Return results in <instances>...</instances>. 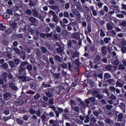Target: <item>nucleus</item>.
Returning <instances> with one entry per match:
<instances>
[{
  "label": "nucleus",
  "mask_w": 126,
  "mask_h": 126,
  "mask_svg": "<svg viewBox=\"0 0 126 126\" xmlns=\"http://www.w3.org/2000/svg\"><path fill=\"white\" fill-rule=\"evenodd\" d=\"M69 20L70 22L67 25V30L68 31H72L73 27L74 32H76L79 26L77 22L74 21V20L72 19H69Z\"/></svg>",
  "instance_id": "1"
},
{
  "label": "nucleus",
  "mask_w": 126,
  "mask_h": 126,
  "mask_svg": "<svg viewBox=\"0 0 126 126\" xmlns=\"http://www.w3.org/2000/svg\"><path fill=\"white\" fill-rule=\"evenodd\" d=\"M28 62L26 61L23 62L19 66V73L20 75H26V69Z\"/></svg>",
  "instance_id": "2"
},
{
  "label": "nucleus",
  "mask_w": 126,
  "mask_h": 126,
  "mask_svg": "<svg viewBox=\"0 0 126 126\" xmlns=\"http://www.w3.org/2000/svg\"><path fill=\"white\" fill-rule=\"evenodd\" d=\"M52 15L53 16V19L54 22L58 21V20H59V19L58 18L56 13L54 11L50 10L48 12V16L49 17H52Z\"/></svg>",
  "instance_id": "3"
},
{
  "label": "nucleus",
  "mask_w": 126,
  "mask_h": 126,
  "mask_svg": "<svg viewBox=\"0 0 126 126\" xmlns=\"http://www.w3.org/2000/svg\"><path fill=\"white\" fill-rule=\"evenodd\" d=\"M24 75H25L19 76L18 77V79L22 80V82H28V81H30V80H31V78L30 77Z\"/></svg>",
  "instance_id": "4"
},
{
  "label": "nucleus",
  "mask_w": 126,
  "mask_h": 126,
  "mask_svg": "<svg viewBox=\"0 0 126 126\" xmlns=\"http://www.w3.org/2000/svg\"><path fill=\"white\" fill-rule=\"evenodd\" d=\"M12 96L11 93H5L3 95V99L5 101H8L10 98Z\"/></svg>",
  "instance_id": "5"
},
{
  "label": "nucleus",
  "mask_w": 126,
  "mask_h": 126,
  "mask_svg": "<svg viewBox=\"0 0 126 126\" xmlns=\"http://www.w3.org/2000/svg\"><path fill=\"white\" fill-rule=\"evenodd\" d=\"M71 37L73 39H75V40H80V34L79 32H74L72 33Z\"/></svg>",
  "instance_id": "6"
},
{
  "label": "nucleus",
  "mask_w": 126,
  "mask_h": 126,
  "mask_svg": "<svg viewBox=\"0 0 126 126\" xmlns=\"http://www.w3.org/2000/svg\"><path fill=\"white\" fill-rule=\"evenodd\" d=\"M54 60L55 62H58V63H63V59L59 55H56L54 58Z\"/></svg>",
  "instance_id": "7"
},
{
  "label": "nucleus",
  "mask_w": 126,
  "mask_h": 126,
  "mask_svg": "<svg viewBox=\"0 0 126 126\" xmlns=\"http://www.w3.org/2000/svg\"><path fill=\"white\" fill-rule=\"evenodd\" d=\"M50 108H51V109H52V110H53V111H54L56 117L57 118H59V117H60V113L58 111L56 110V106L52 105L50 107Z\"/></svg>",
  "instance_id": "8"
},
{
  "label": "nucleus",
  "mask_w": 126,
  "mask_h": 126,
  "mask_svg": "<svg viewBox=\"0 0 126 126\" xmlns=\"http://www.w3.org/2000/svg\"><path fill=\"white\" fill-rule=\"evenodd\" d=\"M95 63L100 64L101 63V57L99 55H97L94 59Z\"/></svg>",
  "instance_id": "9"
},
{
  "label": "nucleus",
  "mask_w": 126,
  "mask_h": 126,
  "mask_svg": "<svg viewBox=\"0 0 126 126\" xmlns=\"http://www.w3.org/2000/svg\"><path fill=\"white\" fill-rule=\"evenodd\" d=\"M32 10L33 16L35 17H38L39 14H38V12L37 11V8L34 7L32 9Z\"/></svg>",
  "instance_id": "10"
},
{
  "label": "nucleus",
  "mask_w": 126,
  "mask_h": 126,
  "mask_svg": "<svg viewBox=\"0 0 126 126\" xmlns=\"http://www.w3.org/2000/svg\"><path fill=\"white\" fill-rule=\"evenodd\" d=\"M30 86L32 89L33 90H36L37 87V84L34 82H32L30 84Z\"/></svg>",
  "instance_id": "11"
},
{
  "label": "nucleus",
  "mask_w": 126,
  "mask_h": 126,
  "mask_svg": "<svg viewBox=\"0 0 126 126\" xmlns=\"http://www.w3.org/2000/svg\"><path fill=\"white\" fill-rule=\"evenodd\" d=\"M56 44H57V46H58L59 47V48H57V52L58 53H63V48H62V46H61V45H59V42H56Z\"/></svg>",
  "instance_id": "12"
},
{
  "label": "nucleus",
  "mask_w": 126,
  "mask_h": 126,
  "mask_svg": "<svg viewBox=\"0 0 126 126\" xmlns=\"http://www.w3.org/2000/svg\"><path fill=\"white\" fill-rule=\"evenodd\" d=\"M29 21L35 26L34 24L37 22V19H36V18H34L33 17H31L30 18Z\"/></svg>",
  "instance_id": "13"
},
{
  "label": "nucleus",
  "mask_w": 126,
  "mask_h": 126,
  "mask_svg": "<svg viewBox=\"0 0 126 126\" xmlns=\"http://www.w3.org/2000/svg\"><path fill=\"white\" fill-rule=\"evenodd\" d=\"M49 123L51 125H53L51 126H57L58 125V122L54 120H50Z\"/></svg>",
  "instance_id": "14"
},
{
  "label": "nucleus",
  "mask_w": 126,
  "mask_h": 126,
  "mask_svg": "<svg viewBox=\"0 0 126 126\" xmlns=\"http://www.w3.org/2000/svg\"><path fill=\"white\" fill-rule=\"evenodd\" d=\"M27 69L29 72L31 71L32 70H33V67L32 66V64L28 63V64L27 65Z\"/></svg>",
  "instance_id": "15"
},
{
  "label": "nucleus",
  "mask_w": 126,
  "mask_h": 126,
  "mask_svg": "<svg viewBox=\"0 0 126 126\" xmlns=\"http://www.w3.org/2000/svg\"><path fill=\"white\" fill-rule=\"evenodd\" d=\"M3 19H9L10 18V15L7 13V12H4L3 14Z\"/></svg>",
  "instance_id": "16"
},
{
  "label": "nucleus",
  "mask_w": 126,
  "mask_h": 126,
  "mask_svg": "<svg viewBox=\"0 0 126 126\" xmlns=\"http://www.w3.org/2000/svg\"><path fill=\"white\" fill-rule=\"evenodd\" d=\"M8 63L10 67L13 68L15 67L16 66L15 65V64L14 63V62L12 61H10L8 62Z\"/></svg>",
  "instance_id": "17"
},
{
  "label": "nucleus",
  "mask_w": 126,
  "mask_h": 126,
  "mask_svg": "<svg viewBox=\"0 0 126 126\" xmlns=\"http://www.w3.org/2000/svg\"><path fill=\"white\" fill-rule=\"evenodd\" d=\"M61 34L63 37H65V36H67V35H68V32L66 31V30H62Z\"/></svg>",
  "instance_id": "18"
},
{
  "label": "nucleus",
  "mask_w": 126,
  "mask_h": 126,
  "mask_svg": "<svg viewBox=\"0 0 126 126\" xmlns=\"http://www.w3.org/2000/svg\"><path fill=\"white\" fill-rule=\"evenodd\" d=\"M78 57H79V53L77 51H75L72 56V59H75V58H78Z\"/></svg>",
  "instance_id": "19"
},
{
  "label": "nucleus",
  "mask_w": 126,
  "mask_h": 126,
  "mask_svg": "<svg viewBox=\"0 0 126 126\" xmlns=\"http://www.w3.org/2000/svg\"><path fill=\"white\" fill-rule=\"evenodd\" d=\"M72 12L73 13H74V14H75V15H76L77 16H78V17H79V16H80V13L76 9H73L72 10Z\"/></svg>",
  "instance_id": "20"
},
{
  "label": "nucleus",
  "mask_w": 126,
  "mask_h": 126,
  "mask_svg": "<svg viewBox=\"0 0 126 126\" xmlns=\"http://www.w3.org/2000/svg\"><path fill=\"white\" fill-rule=\"evenodd\" d=\"M103 55H107V47L103 46L101 47Z\"/></svg>",
  "instance_id": "21"
},
{
  "label": "nucleus",
  "mask_w": 126,
  "mask_h": 126,
  "mask_svg": "<svg viewBox=\"0 0 126 126\" xmlns=\"http://www.w3.org/2000/svg\"><path fill=\"white\" fill-rule=\"evenodd\" d=\"M8 75V74H7V73H5V72L3 73V74H2L3 79H4V81H5V82H6V81H7V78Z\"/></svg>",
  "instance_id": "22"
},
{
  "label": "nucleus",
  "mask_w": 126,
  "mask_h": 126,
  "mask_svg": "<svg viewBox=\"0 0 126 126\" xmlns=\"http://www.w3.org/2000/svg\"><path fill=\"white\" fill-rule=\"evenodd\" d=\"M114 108V106L110 105V104H107L105 105V108L108 111H111V109H113Z\"/></svg>",
  "instance_id": "23"
},
{
  "label": "nucleus",
  "mask_w": 126,
  "mask_h": 126,
  "mask_svg": "<svg viewBox=\"0 0 126 126\" xmlns=\"http://www.w3.org/2000/svg\"><path fill=\"white\" fill-rule=\"evenodd\" d=\"M10 119H11V115L7 117L3 116L2 120L3 122H7V121H8V120H10Z\"/></svg>",
  "instance_id": "24"
},
{
  "label": "nucleus",
  "mask_w": 126,
  "mask_h": 126,
  "mask_svg": "<svg viewBox=\"0 0 126 126\" xmlns=\"http://www.w3.org/2000/svg\"><path fill=\"white\" fill-rule=\"evenodd\" d=\"M6 29V26L3 25L2 23L0 24V30L1 31H4Z\"/></svg>",
  "instance_id": "25"
},
{
  "label": "nucleus",
  "mask_w": 126,
  "mask_h": 126,
  "mask_svg": "<svg viewBox=\"0 0 126 126\" xmlns=\"http://www.w3.org/2000/svg\"><path fill=\"white\" fill-rule=\"evenodd\" d=\"M16 121H17V123H18V124L20 125V126H23V124L24 122L21 120V119L18 118L16 119Z\"/></svg>",
  "instance_id": "26"
},
{
  "label": "nucleus",
  "mask_w": 126,
  "mask_h": 126,
  "mask_svg": "<svg viewBox=\"0 0 126 126\" xmlns=\"http://www.w3.org/2000/svg\"><path fill=\"white\" fill-rule=\"evenodd\" d=\"M100 37H105L106 36V33H105V32L103 31L102 29L100 30Z\"/></svg>",
  "instance_id": "27"
},
{
  "label": "nucleus",
  "mask_w": 126,
  "mask_h": 126,
  "mask_svg": "<svg viewBox=\"0 0 126 126\" xmlns=\"http://www.w3.org/2000/svg\"><path fill=\"white\" fill-rule=\"evenodd\" d=\"M12 30L11 28H9L7 30H6L4 32L5 34H6L7 35H9L12 32Z\"/></svg>",
  "instance_id": "28"
},
{
  "label": "nucleus",
  "mask_w": 126,
  "mask_h": 126,
  "mask_svg": "<svg viewBox=\"0 0 126 126\" xmlns=\"http://www.w3.org/2000/svg\"><path fill=\"white\" fill-rule=\"evenodd\" d=\"M113 10H114V11H116V13L120 12V8H119V6H118L117 5H114V6H113Z\"/></svg>",
  "instance_id": "29"
},
{
  "label": "nucleus",
  "mask_w": 126,
  "mask_h": 126,
  "mask_svg": "<svg viewBox=\"0 0 126 126\" xmlns=\"http://www.w3.org/2000/svg\"><path fill=\"white\" fill-rule=\"evenodd\" d=\"M106 28L108 31L109 30H112L113 29V26L109 23H107L106 25Z\"/></svg>",
  "instance_id": "30"
},
{
  "label": "nucleus",
  "mask_w": 126,
  "mask_h": 126,
  "mask_svg": "<svg viewBox=\"0 0 126 126\" xmlns=\"http://www.w3.org/2000/svg\"><path fill=\"white\" fill-rule=\"evenodd\" d=\"M104 79H109V78H111V77H112V76H111V75L108 73H105L104 74Z\"/></svg>",
  "instance_id": "31"
},
{
  "label": "nucleus",
  "mask_w": 126,
  "mask_h": 126,
  "mask_svg": "<svg viewBox=\"0 0 126 126\" xmlns=\"http://www.w3.org/2000/svg\"><path fill=\"white\" fill-rule=\"evenodd\" d=\"M111 40V37H106L104 38V42L105 44H108V43H109V41Z\"/></svg>",
  "instance_id": "32"
},
{
  "label": "nucleus",
  "mask_w": 126,
  "mask_h": 126,
  "mask_svg": "<svg viewBox=\"0 0 126 126\" xmlns=\"http://www.w3.org/2000/svg\"><path fill=\"white\" fill-rule=\"evenodd\" d=\"M119 107L121 110H123L126 108V104L124 102H121Z\"/></svg>",
  "instance_id": "33"
},
{
  "label": "nucleus",
  "mask_w": 126,
  "mask_h": 126,
  "mask_svg": "<svg viewBox=\"0 0 126 126\" xmlns=\"http://www.w3.org/2000/svg\"><path fill=\"white\" fill-rule=\"evenodd\" d=\"M6 12H7V13H8L9 15H12V14H13V12L12 11V10L10 9H7Z\"/></svg>",
  "instance_id": "34"
},
{
  "label": "nucleus",
  "mask_w": 126,
  "mask_h": 126,
  "mask_svg": "<svg viewBox=\"0 0 126 126\" xmlns=\"http://www.w3.org/2000/svg\"><path fill=\"white\" fill-rule=\"evenodd\" d=\"M124 85L122 84L121 82L117 81L116 84V87H123Z\"/></svg>",
  "instance_id": "35"
},
{
  "label": "nucleus",
  "mask_w": 126,
  "mask_h": 126,
  "mask_svg": "<svg viewBox=\"0 0 126 126\" xmlns=\"http://www.w3.org/2000/svg\"><path fill=\"white\" fill-rule=\"evenodd\" d=\"M26 14H27V15H31L32 14V11L30 9L26 10Z\"/></svg>",
  "instance_id": "36"
},
{
  "label": "nucleus",
  "mask_w": 126,
  "mask_h": 126,
  "mask_svg": "<svg viewBox=\"0 0 126 126\" xmlns=\"http://www.w3.org/2000/svg\"><path fill=\"white\" fill-rule=\"evenodd\" d=\"M64 17H66V18H68V19H71V18H70L69 17V14H68V12H64Z\"/></svg>",
  "instance_id": "37"
},
{
  "label": "nucleus",
  "mask_w": 126,
  "mask_h": 126,
  "mask_svg": "<svg viewBox=\"0 0 126 126\" xmlns=\"http://www.w3.org/2000/svg\"><path fill=\"white\" fill-rule=\"evenodd\" d=\"M121 52L123 54L126 53V46H122L121 47Z\"/></svg>",
  "instance_id": "38"
},
{
  "label": "nucleus",
  "mask_w": 126,
  "mask_h": 126,
  "mask_svg": "<svg viewBox=\"0 0 126 126\" xmlns=\"http://www.w3.org/2000/svg\"><path fill=\"white\" fill-rule=\"evenodd\" d=\"M45 94L47 97H49V98H52V97H53V94L49 92H46Z\"/></svg>",
  "instance_id": "39"
},
{
  "label": "nucleus",
  "mask_w": 126,
  "mask_h": 126,
  "mask_svg": "<svg viewBox=\"0 0 126 126\" xmlns=\"http://www.w3.org/2000/svg\"><path fill=\"white\" fill-rule=\"evenodd\" d=\"M96 97L98 99V100H101V99H103V95L100 94H98L96 95Z\"/></svg>",
  "instance_id": "40"
},
{
  "label": "nucleus",
  "mask_w": 126,
  "mask_h": 126,
  "mask_svg": "<svg viewBox=\"0 0 126 126\" xmlns=\"http://www.w3.org/2000/svg\"><path fill=\"white\" fill-rule=\"evenodd\" d=\"M40 97L41 95L39 94H36L35 95H34L33 98L35 100H38Z\"/></svg>",
  "instance_id": "41"
},
{
  "label": "nucleus",
  "mask_w": 126,
  "mask_h": 126,
  "mask_svg": "<svg viewBox=\"0 0 126 126\" xmlns=\"http://www.w3.org/2000/svg\"><path fill=\"white\" fill-rule=\"evenodd\" d=\"M90 101L92 102V103H95L96 101V99L94 97H89Z\"/></svg>",
  "instance_id": "42"
},
{
  "label": "nucleus",
  "mask_w": 126,
  "mask_h": 126,
  "mask_svg": "<svg viewBox=\"0 0 126 126\" xmlns=\"http://www.w3.org/2000/svg\"><path fill=\"white\" fill-rule=\"evenodd\" d=\"M105 123L106 124H107V125H110V124H112V120H111V119H107L105 121Z\"/></svg>",
  "instance_id": "43"
},
{
  "label": "nucleus",
  "mask_w": 126,
  "mask_h": 126,
  "mask_svg": "<svg viewBox=\"0 0 126 126\" xmlns=\"http://www.w3.org/2000/svg\"><path fill=\"white\" fill-rule=\"evenodd\" d=\"M14 51H15L18 55H20V50L18 48H14Z\"/></svg>",
  "instance_id": "44"
},
{
  "label": "nucleus",
  "mask_w": 126,
  "mask_h": 126,
  "mask_svg": "<svg viewBox=\"0 0 126 126\" xmlns=\"http://www.w3.org/2000/svg\"><path fill=\"white\" fill-rule=\"evenodd\" d=\"M107 82L109 83V84H111L112 85H114V83L115 82V81L113 79H109L107 80Z\"/></svg>",
  "instance_id": "45"
},
{
  "label": "nucleus",
  "mask_w": 126,
  "mask_h": 126,
  "mask_svg": "<svg viewBox=\"0 0 126 126\" xmlns=\"http://www.w3.org/2000/svg\"><path fill=\"white\" fill-rule=\"evenodd\" d=\"M105 68L106 69H107V70H109V71L112 70V65H108L106 66Z\"/></svg>",
  "instance_id": "46"
},
{
  "label": "nucleus",
  "mask_w": 126,
  "mask_h": 126,
  "mask_svg": "<svg viewBox=\"0 0 126 126\" xmlns=\"http://www.w3.org/2000/svg\"><path fill=\"white\" fill-rule=\"evenodd\" d=\"M61 67L64 69L67 68V65L65 63H63L61 64Z\"/></svg>",
  "instance_id": "47"
},
{
  "label": "nucleus",
  "mask_w": 126,
  "mask_h": 126,
  "mask_svg": "<svg viewBox=\"0 0 126 126\" xmlns=\"http://www.w3.org/2000/svg\"><path fill=\"white\" fill-rule=\"evenodd\" d=\"M41 119L42 120H43L42 122H44V121L48 122V120L47 119V117L46 116V115H42L41 116Z\"/></svg>",
  "instance_id": "48"
},
{
  "label": "nucleus",
  "mask_w": 126,
  "mask_h": 126,
  "mask_svg": "<svg viewBox=\"0 0 126 126\" xmlns=\"http://www.w3.org/2000/svg\"><path fill=\"white\" fill-rule=\"evenodd\" d=\"M53 77L56 79H57L58 78H60V74L59 73H54L53 74Z\"/></svg>",
  "instance_id": "49"
},
{
  "label": "nucleus",
  "mask_w": 126,
  "mask_h": 126,
  "mask_svg": "<svg viewBox=\"0 0 126 126\" xmlns=\"http://www.w3.org/2000/svg\"><path fill=\"white\" fill-rule=\"evenodd\" d=\"M2 67L5 69H6V68L8 67V64H7V63H4L2 64Z\"/></svg>",
  "instance_id": "50"
},
{
  "label": "nucleus",
  "mask_w": 126,
  "mask_h": 126,
  "mask_svg": "<svg viewBox=\"0 0 126 126\" xmlns=\"http://www.w3.org/2000/svg\"><path fill=\"white\" fill-rule=\"evenodd\" d=\"M14 62L17 65H18L19 64V59L16 58L14 60Z\"/></svg>",
  "instance_id": "51"
},
{
  "label": "nucleus",
  "mask_w": 126,
  "mask_h": 126,
  "mask_svg": "<svg viewBox=\"0 0 126 126\" xmlns=\"http://www.w3.org/2000/svg\"><path fill=\"white\" fill-rule=\"evenodd\" d=\"M89 116H87V117H86V120L84 121V123L85 124H87L88 123H89Z\"/></svg>",
  "instance_id": "52"
},
{
  "label": "nucleus",
  "mask_w": 126,
  "mask_h": 126,
  "mask_svg": "<svg viewBox=\"0 0 126 126\" xmlns=\"http://www.w3.org/2000/svg\"><path fill=\"white\" fill-rule=\"evenodd\" d=\"M123 118H124V114L120 113L118 115V119H119V120H123Z\"/></svg>",
  "instance_id": "53"
},
{
  "label": "nucleus",
  "mask_w": 126,
  "mask_h": 126,
  "mask_svg": "<svg viewBox=\"0 0 126 126\" xmlns=\"http://www.w3.org/2000/svg\"><path fill=\"white\" fill-rule=\"evenodd\" d=\"M110 17V14L108 13H107L104 15V18L106 19V20H108V18Z\"/></svg>",
  "instance_id": "54"
},
{
  "label": "nucleus",
  "mask_w": 126,
  "mask_h": 126,
  "mask_svg": "<svg viewBox=\"0 0 126 126\" xmlns=\"http://www.w3.org/2000/svg\"><path fill=\"white\" fill-rule=\"evenodd\" d=\"M16 37H17V38H18L19 39L20 38H23V34L22 33L17 34Z\"/></svg>",
  "instance_id": "55"
},
{
  "label": "nucleus",
  "mask_w": 126,
  "mask_h": 126,
  "mask_svg": "<svg viewBox=\"0 0 126 126\" xmlns=\"http://www.w3.org/2000/svg\"><path fill=\"white\" fill-rule=\"evenodd\" d=\"M49 62L51 64H55V62L54 61V59L52 58H49Z\"/></svg>",
  "instance_id": "56"
},
{
  "label": "nucleus",
  "mask_w": 126,
  "mask_h": 126,
  "mask_svg": "<svg viewBox=\"0 0 126 126\" xmlns=\"http://www.w3.org/2000/svg\"><path fill=\"white\" fill-rule=\"evenodd\" d=\"M11 27H12L13 29H15V28H16V24L15 23H12L11 24Z\"/></svg>",
  "instance_id": "57"
},
{
  "label": "nucleus",
  "mask_w": 126,
  "mask_h": 126,
  "mask_svg": "<svg viewBox=\"0 0 126 126\" xmlns=\"http://www.w3.org/2000/svg\"><path fill=\"white\" fill-rule=\"evenodd\" d=\"M91 16L90 15H88L86 18V20L87 22H90L91 21Z\"/></svg>",
  "instance_id": "58"
},
{
  "label": "nucleus",
  "mask_w": 126,
  "mask_h": 126,
  "mask_svg": "<svg viewBox=\"0 0 126 126\" xmlns=\"http://www.w3.org/2000/svg\"><path fill=\"white\" fill-rule=\"evenodd\" d=\"M49 104H50V105L54 104V98H50L49 99Z\"/></svg>",
  "instance_id": "59"
},
{
  "label": "nucleus",
  "mask_w": 126,
  "mask_h": 126,
  "mask_svg": "<svg viewBox=\"0 0 126 126\" xmlns=\"http://www.w3.org/2000/svg\"><path fill=\"white\" fill-rule=\"evenodd\" d=\"M110 98L111 100H116V99H117V97H116V96L114 94H112L110 96Z\"/></svg>",
  "instance_id": "60"
},
{
  "label": "nucleus",
  "mask_w": 126,
  "mask_h": 126,
  "mask_svg": "<svg viewBox=\"0 0 126 126\" xmlns=\"http://www.w3.org/2000/svg\"><path fill=\"white\" fill-rule=\"evenodd\" d=\"M41 50L42 53H44V54L45 53H47V48H46V47H42L41 48Z\"/></svg>",
  "instance_id": "61"
},
{
  "label": "nucleus",
  "mask_w": 126,
  "mask_h": 126,
  "mask_svg": "<svg viewBox=\"0 0 126 126\" xmlns=\"http://www.w3.org/2000/svg\"><path fill=\"white\" fill-rule=\"evenodd\" d=\"M6 50L7 53H12V49H11V48H10L7 47Z\"/></svg>",
  "instance_id": "62"
},
{
  "label": "nucleus",
  "mask_w": 126,
  "mask_h": 126,
  "mask_svg": "<svg viewBox=\"0 0 126 126\" xmlns=\"http://www.w3.org/2000/svg\"><path fill=\"white\" fill-rule=\"evenodd\" d=\"M121 46H123V47H125V46H126V41L125 40L121 41Z\"/></svg>",
  "instance_id": "63"
},
{
  "label": "nucleus",
  "mask_w": 126,
  "mask_h": 126,
  "mask_svg": "<svg viewBox=\"0 0 126 126\" xmlns=\"http://www.w3.org/2000/svg\"><path fill=\"white\" fill-rule=\"evenodd\" d=\"M98 126H104V123L101 121H98L97 122Z\"/></svg>",
  "instance_id": "64"
}]
</instances>
